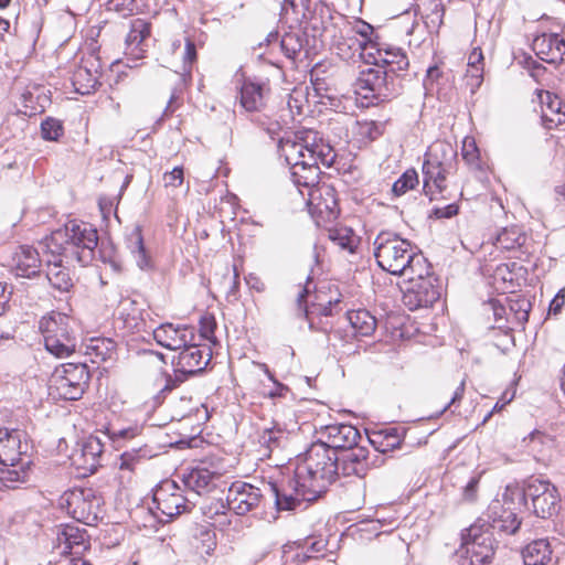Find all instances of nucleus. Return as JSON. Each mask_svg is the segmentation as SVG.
I'll return each mask as SVG.
<instances>
[{
	"mask_svg": "<svg viewBox=\"0 0 565 565\" xmlns=\"http://www.w3.org/2000/svg\"><path fill=\"white\" fill-rule=\"evenodd\" d=\"M418 184V174L414 169L406 170L392 185L395 196L404 195L407 191Z\"/></svg>",
	"mask_w": 565,
	"mask_h": 565,
	"instance_id": "nucleus-44",
	"label": "nucleus"
},
{
	"mask_svg": "<svg viewBox=\"0 0 565 565\" xmlns=\"http://www.w3.org/2000/svg\"><path fill=\"white\" fill-rule=\"evenodd\" d=\"M565 303V295L564 290H559L556 296L552 299L548 308V312L553 315H557L561 312L562 308Z\"/></svg>",
	"mask_w": 565,
	"mask_h": 565,
	"instance_id": "nucleus-58",
	"label": "nucleus"
},
{
	"mask_svg": "<svg viewBox=\"0 0 565 565\" xmlns=\"http://www.w3.org/2000/svg\"><path fill=\"white\" fill-rule=\"evenodd\" d=\"M89 381V372L84 363H66L57 366L49 382V394L56 399H79Z\"/></svg>",
	"mask_w": 565,
	"mask_h": 565,
	"instance_id": "nucleus-7",
	"label": "nucleus"
},
{
	"mask_svg": "<svg viewBox=\"0 0 565 565\" xmlns=\"http://www.w3.org/2000/svg\"><path fill=\"white\" fill-rule=\"evenodd\" d=\"M533 50L542 60L551 64L565 61V41L556 33L542 34L534 39Z\"/></svg>",
	"mask_w": 565,
	"mask_h": 565,
	"instance_id": "nucleus-24",
	"label": "nucleus"
},
{
	"mask_svg": "<svg viewBox=\"0 0 565 565\" xmlns=\"http://www.w3.org/2000/svg\"><path fill=\"white\" fill-rule=\"evenodd\" d=\"M136 306L137 302L129 298L121 300L119 306L120 319L122 320L124 328H126L129 332L141 331L146 326L141 309L136 308Z\"/></svg>",
	"mask_w": 565,
	"mask_h": 565,
	"instance_id": "nucleus-35",
	"label": "nucleus"
},
{
	"mask_svg": "<svg viewBox=\"0 0 565 565\" xmlns=\"http://www.w3.org/2000/svg\"><path fill=\"white\" fill-rule=\"evenodd\" d=\"M74 265L67 264L62 255L46 254V278L54 289L60 292L71 291L74 286L71 266Z\"/></svg>",
	"mask_w": 565,
	"mask_h": 565,
	"instance_id": "nucleus-21",
	"label": "nucleus"
},
{
	"mask_svg": "<svg viewBox=\"0 0 565 565\" xmlns=\"http://www.w3.org/2000/svg\"><path fill=\"white\" fill-rule=\"evenodd\" d=\"M11 292L7 291V285L0 282V316L4 312L10 300Z\"/></svg>",
	"mask_w": 565,
	"mask_h": 565,
	"instance_id": "nucleus-62",
	"label": "nucleus"
},
{
	"mask_svg": "<svg viewBox=\"0 0 565 565\" xmlns=\"http://www.w3.org/2000/svg\"><path fill=\"white\" fill-rule=\"evenodd\" d=\"M151 25L143 19H135L130 23V31L126 36L125 54L135 60L143 56L147 50V40L150 36Z\"/></svg>",
	"mask_w": 565,
	"mask_h": 565,
	"instance_id": "nucleus-25",
	"label": "nucleus"
},
{
	"mask_svg": "<svg viewBox=\"0 0 565 565\" xmlns=\"http://www.w3.org/2000/svg\"><path fill=\"white\" fill-rule=\"evenodd\" d=\"M355 92L364 98L384 102L398 94V85L393 75H388V72L375 66L360 73L355 82Z\"/></svg>",
	"mask_w": 565,
	"mask_h": 565,
	"instance_id": "nucleus-10",
	"label": "nucleus"
},
{
	"mask_svg": "<svg viewBox=\"0 0 565 565\" xmlns=\"http://www.w3.org/2000/svg\"><path fill=\"white\" fill-rule=\"evenodd\" d=\"M241 105L246 111L260 110L265 105L263 85L244 82L241 88Z\"/></svg>",
	"mask_w": 565,
	"mask_h": 565,
	"instance_id": "nucleus-37",
	"label": "nucleus"
},
{
	"mask_svg": "<svg viewBox=\"0 0 565 565\" xmlns=\"http://www.w3.org/2000/svg\"><path fill=\"white\" fill-rule=\"evenodd\" d=\"M280 47L289 58H296L301 50V44L294 34H286L280 41Z\"/></svg>",
	"mask_w": 565,
	"mask_h": 565,
	"instance_id": "nucleus-48",
	"label": "nucleus"
},
{
	"mask_svg": "<svg viewBox=\"0 0 565 565\" xmlns=\"http://www.w3.org/2000/svg\"><path fill=\"white\" fill-rule=\"evenodd\" d=\"M369 440L377 451L385 452L388 449H393L399 446L401 436L398 435L396 428H392L390 430L374 434L373 437Z\"/></svg>",
	"mask_w": 565,
	"mask_h": 565,
	"instance_id": "nucleus-42",
	"label": "nucleus"
},
{
	"mask_svg": "<svg viewBox=\"0 0 565 565\" xmlns=\"http://www.w3.org/2000/svg\"><path fill=\"white\" fill-rule=\"evenodd\" d=\"M458 169L456 146L445 140L433 142L423 163L424 191L426 194L443 193L447 189V179Z\"/></svg>",
	"mask_w": 565,
	"mask_h": 565,
	"instance_id": "nucleus-5",
	"label": "nucleus"
},
{
	"mask_svg": "<svg viewBox=\"0 0 565 565\" xmlns=\"http://www.w3.org/2000/svg\"><path fill=\"white\" fill-rule=\"evenodd\" d=\"M285 437V429L279 424L273 423L270 427L264 428L259 436V443L271 449L278 447Z\"/></svg>",
	"mask_w": 565,
	"mask_h": 565,
	"instance_id": "nucleus-43",
	"label": "nucleus"
},
{
	"mask_svg": "<svg viewBox=\"0 0 565 565\" xmlns=\"http://www.w3.org/2000/svg\"><path fill=\"white\" fill-rule=\"evenodd\" d=\"M152 333L159 345L172 351L181 350L195 341L194 329L185 324L175 327L172 323H162Z\"/></svg>",
	"mask_w": 565,
	"mask_h": 565,
	"instance_id": "nucleus-17",
	"label": "nucleus"
},
{
	"mask_svg": "<svg viewBox=\"0 0 565 565\" xmlns=\"http://www.w3.org/2000/svg\"><path fill=\"white\" fill-rule=\"evenodd\" d=\"M141 433V428L139 426H130L121 429H113L110 431V437L113 439H131L138 436Z\"/></svg>",
	"mask_w": 565,
	"mask_h": 565,
	"instance_id": "nucleus-54",
	"label": "nucleus"
},
{
	"mask_svg": "<svg viewBox=\"0 0 565 565\" xmlns=\"http://www.w3.org/2000/svg\"><path fill=\"white\" fill-rule=\"evenodd\" d=\"M370 468L369 449L362 446H355L348 450L339 463L344 476L364 477Z\"/></svg>",
	"mask_w": 565,
	"mask_h": 565,
	"instance_id": "nucleus-29",
	"label": "nucleus"
},
{
	"mask_svg": "<svg viewBox=\"0 0 565 565\" xmlns=\"http://www.w3.org/2000/svg\"><path fill=\"white\" fill-rule=\"evenodd\" d=\"M103 456L104 443L98 436H89L74 457V462L86 472L94 473L102 466Z\"/></svg>",
	"mask_w": 565,
	"mask_h": 565,
	"instance_id": "nucleus-26",
	"label": "nucleus"
},
{
	"mask_svg": "<svg viewBox=\"0 0 565 565\" xmlns=\"http://www.w3.org/2000/svg\"><path fill=\"white\" fill-rule=\"evenodd\" d=\"M329 238L340 250L350 254H353L360 244L359 236L347 226L330 228Z\"/></svg>",
	"mask_w": 565,
	"mask_h": 565,
	"instance_id": "nucleus-39",
	"label": "nucleus"
},
{
	"mask_svg": "<svg viewBox=\"0 0 565 565\" xmlns=\"http://www.w3.org/2000/svg\"><path fill=\"white\" fill-rule=\"evenodd\" d=\"M408 278V287L403 294V303L409 310L433 306L440 297L437 279L429 274L414 275Z\"/></svg>",
	"mask_w": 565,
	"mask_h": 565,
	"instance_id": "nucleus-11",
	"label": "nucleus"
},
{
	"mask_svg": "<svg viewBox=\"0 0 565 565\" xmlns=\"http://www.w3.org/2000/svg\"><path fill=\"white\" fill-rule=\"evenodd\" d=\"M108 9L122 15H129L136 9V0H109Z\"/></svg>",
	"mask_w": 565,
	"mask_h": 565,
	"instance_id": "nucleus-51",
	"label": "nucleus"
},
{
	"mask_svg": "<svg viewBox=\"0 0 565 565\" xmlns=\"http://www.w3.org/2000/svg\"><path fill=\"white\" fill-rule=\"evenodd\" d=\"M41 266L39 252L28 245L18 247L10 262L11 271L22 278L35 277L40 273Z\"/></svg>",
	"mask_w": 565,
	"mask_h": 565,
	"instance_id": "nucleus-22",
	"label": "nucleus"
},
{
	"mask_svg": "<svg viewBox=\"0 0 565 565\" xmlns=\"http://www.w3.org/2000/svg\"><path fill=\"white\" fill-rule=\"evenodd\" d=\"M478 483H479V478L477 477H472L469 482L467 483V486L465 487V492H463V495L466 499H473L475 498V494H476V491H477V487H478Z\"/></svg>",
	"mask_w": 565,
	"mask_h": 565,
	"instance_id": "nucleus-61",
	"label": "nucleus"
},
{
	"mask_svg": "<svg viewBox=\"0 0 565 565\" xmlns=\"http://www.w3.org/2000/svg\"><path fill=\"white\" fill-rule=\"evenodd\" d=\"M62 500L63 504L66 505L67 513L73 519L85 524H90L97 520L100 498L96 495L92 488L74 489L66 492Z\"/></svg>",
	"mask_w": 565,
	"mask_h": 565,
	"instance_id": "nucleus-13",
	"label": "nucleus"
},
{
	"mask_svg": "<svg viewBox=\"0 0 565 565\" xmlns=\"http://www.w3.org/2000/svg\"><path fill=\"white\" fill-rule=\"evenodd\" d=\"M459 207L456 203L448 204L443 207H435L434 215L437 218H450L458 214Z\"/></svg>",
	"mask_w": 565,
	"mask_h": 565,
	"instance_id": "nucleus-56",
	"label": "nucleus"
},
{
	"mask_svg": "<svg viewBox=\"0 0 565 565\" xmlns=\"http://www.w3.org/2000/svg\"><path fill=\"white\" fill-rule=\"evenodd\" d=\"M216 547L215 533L207 529L200 530V544L195 546L201 554L211 555Z\"/></svg>",
	"mask_w": 565,
	"mask_h": 565,
	"instance_id": "nucleus-46",
	"label": "nucleus"
},
{
	"mask_svg": "<svg viewBox=\"0 0 565 565\" xmlns=\"http://www.w3.org/2000/svg\"><path fill=\"white\" fill-rule=\"evenodd\" d=\"M441 75V72L437 65L430 66L427 70L426 78H425V86L427 87L428 83L433 84L435 81H437Z\"/></svg>",
	"mask_w": 565,
	"mask_h": 565,
	"instance_id": "nucleus-64",
	"label": "nucleus"
},
{
	"mask_svg": "<svg viewBox=\"0 0 565 565\" xmlns=\"http://www.w3.org/2000/svg\"><path fill=\"white\" fill-rule=\"evenodd\" d=\"M473 65L483 66V54L479 47L473 49L468 57L467 66H473Z\"/></svg>",
	"mask_w": 565,
	"mask_h": 565,
	"instance_id": "nucleus-60",
	"label": "nucleus"
},
{
	"mask_svg": "<svg viewBox=\"0 0 565 565\" xmlns=\"http://www.w3.org/2000/svg\"><path fill=\"white\" fill-rule=\"evenodd\" d=\"M373 246L377 265L391 275L413 277L427 274L426 258L416 245L399 234L383 231L375 237Z\"/></svg>",
	"mask_w": 565,
	"mask_h": 565,
	"instance_id": "nucleus-3",
	"label": "nucleus"
},
{
	"mask_svg": "<svg viewBox=\"0 0 565 565\" xmlns=\"http://www.w3.org/2000/svg\"><path fill=\"white\" fill-rule=\"evenodd\" d=\"M212 353L207 347H201L191 342L181 349L178 355L175 371L182 374H195L206 367Z\"/></svg>",
	"mask_w": 565,
	"mask_h": 565,
	"instance_id": "nucleus-19",
	"label": "nucleus"
},
{
	"mask_svg": "<svg viewBox=\"0 0 565 565\" xmlns=\"http://www.w3.org/2000/svg\"><path fill=\"white\" fill-rule=\"evenodd\" d=\"M152 457L147 448L130 449L122 452L119 457V477L121 480L130 481L132 475L137 472Z\"/></svg>",
	"mask_w": 565,
	"mask_h": 565,
	"instance_id": "nucleus-33",
	"label": "nucleus"
},
{
	"mask_svg": "<svg viewBox=\"0 0 565 565\" xmlns=\"http://www.w3.org/2000/svg\"><path fill=\"white\" fill-rule=\"evenodd\" d=\"M552 550L546 540H536L522 551L524 565H546L551 561Z\"/></svg>",
	"mask_w": 565,
	"mask_h": 565,
	"instance_id": "nucleus-36",
	"label": "nucleus"
},
{
	"mask_svg": "<svg viewBox=\"0 0 565 565\" xmlns=\"http://www.w3.org/2000/svg\"><path fill=\"white\" fill-rule=\"evenodd\" d=\"M523 499L525 504L531 502L534 514L547 519L558 509L559 494L548 480L531 477L523 482Z\"/></svg>",
	"mask_w": 565,
	"mask_h": 565,
	"instance_id": "nucleus-9",
	"label": "nucleus"
},
{
	"mask_svg": "<svg viewBox=\"0 0 565 565\" xmlns=\"http://www.w3.org/2000/svg\"><path fill=\"white\" fill-rule=\"evenodd\" d=\"M321 436L327 440L324 441L332 450L337 449H351L358 446L361 439L360 431L352 425L333 424L322 428Z\"/></svg>",
	"mask_w": 565,
	"mask_h": 565,
	"instance_id": "nucleus-23",
	"label": "nucleus"
},
{
	"mask_svg": "<svg viewBox=\"0 0 565 565\" xmlns=\"http://www.w3.org/2000/svg\"><path fill=\"white\" fill-rule=\"evenodd\" d=\"M218 476L205 468H193L183 473L184 487L196 495L210 492L215 487V479Z\"/></svg>",
	"mask_w": 565,
	"mask_h": 565,
	"instance_id": "nucleus-32",
	"label": "nucleus"
},
{
	"mask_svg": "<svg viewBox=\"0 0 565 565\" xmlns=\"http://www.w3.org/2000/svg\"><path fill=\"white\" fill-rule=\"evenodd\" d=\"M347 319L356 335L369 337L376 329V319L365 309L349 311Z\"/></svg>",
	"mask_w": 565,
	"mask_h": 565,
	"instance_id": "nucleus-38",
	"label": "nucleus"
},
{
	"mask_svg": "<svg viewBox=\"0 0 565 565\" xmlns=\"http://www.w3.org/2000/svg\"><path fill=\"white\" fill-rule=\"evenodd\" d=\"M129 248L137 266L140 269H149L152 267L151 257L145 248L143 239L139 228L132 232L129 239Z\"/></svg>",
	"mask_w": 565,
	"mask_h": 565,
	"instance_id": "nucleus-40",
	"label": "nucleus"
},
{
	"mask_svg": "<svg viewBox=\"0 0 565 565\" xmlns=\"http://www.w3.org/2000/svg\"><path fill=\"white\" fill-rule=\"evenodd\" d=\"M326 546L327 544L323 539L313 540L308 544L305 552L297 554V557L302 562L310 558H317L320 555H323L322 552L326 550Z\"/></svg>",
	"mask_w": 565,
	"mask_h": 565,
	"instance_id": "nucleus-47",
	"label": "nucleus"
},
{
	"mask_svg": "<svg viewBox=\"0 0 565 565\" xmlns=\"http://www.w3.org/2000/svg\"><path fill=\"white\" fill-rule=\"evenodd\" d=\"M41 132L45 140L56 141L63 134V126L58 120L47 118L41 125Z\"/></svg>",
	"mask_w": 565,
	"mask_h": 565,
	"instance_id": "nucleus-45",
	"label": "nucleus"
},
{
	"mask_svg": "<svg viewBox=\"0 0 565 565\" xmlns=\"http://www.w3.org/2000/svg\"><path fill=\"white\" fill-rule=\"evenodd\" d=\"M195 58H196L195 44L192 41L186 40L185 50H184V61L192 63L193 61H195Z\"/></svg>",
	"mask_w": 565,
	"mask_h": 565,
	"instance_id": "nucleus-63",
	"label": "nucleus"
},
{
	"mask_svg": "<svg viewBox=\"0 0 565 565\" xmlns=\"http://www.w3.org/2000/svg\"><path fill=\"white\" fill-rule=\"evenodd\" d=\"M260 367L265 372V374L268 376V379L270 381H273L275 384V387L273 390H270L267 393H264L265 396H268L269 398H276V397L284 396V394L286 392H288V387L281 383H279L278 381H276V379L274 377L273 373L269 371V369L266 364H264V363L260 364Z\"/></svg>",
	"mask_w": 565,
	"mask_h": 565,
	"instance_id": "nucleus-50",
	"label": "nucleus"
},
{
	"mask_svg": "<svg viewBox=\"0 0 565 565\" xmlns=\"http://www.w3.org/2000/svg\"><path fill=\"white\" fill-rule=\"evenodd\" d=\"M337 452L322 440L310 445L298 458L294 478L286 483H270L278 510H294L302 501H315L337 479Z\"/></svg>",
	"mask_w": 565,
	"mask_h": 565,
	"instance_id": "nucleus-2",
	"label": "nucleus"
},
{
	"mask_svg": "<svg viewBox=\"0 0 565 565\" xmlns=\"http://www.w3.org/2000/svg\"><path fill=\"white\" fill-rule=\"evenodd\" d=\"M0 469V489H15L28 482L31 471V458L24 457L23 460L13 465H2Z\"/></svg>",
	"mask_w": 565,
	"mask_h": 565,
	"instance_id": "nucleus-31",
	"label": "nucleus"
},
{
	"mask_svg": "<svg viewBox=\"0 0 565 565\" xmlns=\"http://www.w3.org/2000/svg\"><path fill=\"white\" fill-rule=\"evenodd\" d=\"M99 67V61L94 55L83 58L82 64L75 68L72 76V84L76 93L88 95L97 88Z\"/></svg>",
	"mask_w": 565,
	"mask_h": 565,
	"instance_id": "nucleus-20",
	"label": "nucleus"
},
{
	"mask_svg": "<svg viewBox=\"0 0 565 565\" xmlns=\"http://www.w3.org/2000/svg\"><path fill=\"white\" fill-rule=\"evenodd\" d=\"M483 66L473 65L467 66L466 77L468 79V85L473 87H479L482 82Z\"/></svg>",
	"mask_w": 565,
	"mask_h": 565,
	"instance_id": "nucleus-53",
	"label": "nucleus"
},
{
	"mask_svg": "<svg viewBox=\"0 0 565 565\" xmlns=\"http://www.w3.org/2000/svg\"><path fill=\"white\" fill-rule=\"evenodd\" d=\"M152 500L156 508L170 519L190 512L193 507L191 500L184 497L182 489L173 480L162 481L154 489Z\"/></svg>",
	"mask_w": 565,
	"mask_h": 565,
	"instance_id": "nucleus-12",
	"label": "nucleus"
},
{
	"mask_svg": "<svg viewBox=\"0 0 565 565\" xmlns=\"http://www.w3.org/2000/svg\"><path fill=\"white\" fill-rule=\"evenodd\" d=\"M57 547L61 554H81L87 548V536L84 529L66 524L57 532Z\"/></svg>",
	"mask_w": 565,
	"mask_h": 565,
	"instance_id": "nucleus-27",
	"label": "nucleus"
},
{
	"mask_svg": "<svg viewBox=\"0 0 565 565\" xmlns=\"http://www.w3.org/2000/svg\"><path fill=\"white\" fill-rule=\"evenodd\" d=\"M44 347L52 355L64 359L73 354L77 347L74 321L61 312H51L40 320Z\"/></svg>",
	"mask_w": 565,
	"mask_h": 565,
	"instance_id": "nucleus-6",
	"label": "nucleus"
},
{
	"mask_svg": "<svg viewBox=\"0 0 565 565\" xmlns=\"http://www.w3.org/2000/svg\"><path fill=\"white\" fill-rule=\"evenodd\" d=\"M339 19L344 24V28L340 29L339 35H337L334 32L335 25H332L331 28H324V33L331 34L333 38L332 45L337 54L343 60L352 58L354 54L360 50L364 51L366 54L369 50H365V46H369L372 43L360 41L355 34H351L353 33V29L348 23H345L343 18L340 17Z\"/></svg>",
	"mask_w": 565,
	"mask_h": 565,
	"instance_id": "nucleus-18",
	"label": "nucleus"
},
{
	"mask_svg": "<svg viewBox=\"0 0 565 565\" xmlns=\"http://www.w3.org/2000/svg\"><path fill=\"white\" fill-rule=\"evenodd\" d=\"M458 553L459 565H489L494 555L492 533L478 525L470 526L462 534V544Z\"/></svg>",
	"mask_w": 565,
	"mask_h": 565,
	"instance_id": "nucleus-8",
	"label": "nucleus"
},
{
	"mask_svg": "<svg viewBox=\"0 0 565 565\" xmlns=\"http://www.w3.org/2000/svg\"><path fill=\"white\" fill-rule=\"evenodd\" d=\"M97 230L92 224L71 220L51 233L43 242L45 254L62 255L67 264L86 266L95 258Z\"/></svg>",
	"mask_w": 565,
	"mask_h": 565,
	"instance_id": "nucleus-4",
	"label": "nucleus"
},
{
	"mask_svg": "<svg viewBox=\"0 0 565 565\" xmlns=\"http://www.w3.org/2000/svg\"><path fill=\"white\" fill-rule=\"evenodd\" d=\"M163 185L166 188H178L183 183L184 173L182 167H175L163 174Z\"/></svg>",
	"mask_w": 565,
	"mask_h": 565,
	"instance_id": "nucleus-49",
	"label": "nucleus"
},
{
	"mask_svg": "<svg viewBox=\"0 0 565 565\" xmlns=\"http://www.w3.org/2000/svg\"><path fill=\"white\" fill-rule=\"evenodd\" d=\"M215 327H216V323H215L214 318L212 316H204L200 320L201 335L203 338L210 340L214 334Z\"/></svg>",
	"mask_w": 565,
	"mask_h": 565,
	"instance_id": "nucleus-55",
	"label": "nucleus"
},
{
	"mask_svg": "<svg viewBox=\"0 0 565 565\" xmlns=\"http://www.w3.org/2000/svg\"><path fill=\"white\" fill-rule=\"evenodd\" d=\"M279 151L290 166L292 182L305 198L312 217L320 222H332L339 215L335 191L326 183L319 184V164L330 168L337 158L334 149L316 130L297 131L279 141Z\"/></svg>",
	"mask_w": 565,
	"mask_h": 565,
	"instance_id": "nucleus-1",
	"label": "nucleus"
},
{
	"mask_svg": "<svg viewBox=\"0 0 565 565\" xmlns=\"http://www.w3.org/2000/svg\"><path fill=\"white\" fill-rule=\"evenodd\" d=\"M542 104V119L546 128L551 129L565 122V104L550 92L539 94Z\"/></svg>",
	"mask_w": 565,
	"mask_h": 565,
	"instance_id": "nucleus-30",
	"label": "nucleus"
},
{
	"mask_svg": "<svg viewBox=\"0 0 565 565\" xmlns=\"http://www.w3.org/2000/svg\"><path fill=\"white\" fill-rule=\"evenodd\" d=\"M30 445L26 435L18 429H0V463L13 465L29 455Z\"/></svg>",
	"mask_w": 565,
	"mask_h": 565,
	"instance_id": "nucleus-16",
	"label": "nucleus"
},
{
	"mask_svg": "<svg viewBox=\"0 0 565 565\" xmlns=\"http://www.w3.org/2000/svg\"><path fill=\"white\" fill-rule=\"evenodd\" d=\"M465 387H466V376L460 381L459 385L456 387V390L454 392L452 397L450 398L449 403L445 405V407L441 411V413H444L450 406L459 403L462 399L463 393H465Z\"/></svg>",
	"mask_w": 565,
	"mask_h": 565,
	"instance_id": "nucleus-57",
	"label": "nucleus"
},
{
	"mask_svg": "<svg viewBox=\"0 0 565 565\" xmlns=\"http://www.w3.org/2000/svg\"><path fill=\"white\" fill-rule=\"evenodd\" d=\"M263 499L259 488L244 481H235L227 491L228 508L237 515H245L256 509Z\"/></svg>",
	"mask_w": 565,
	"mask_h": 565,
	"instance_id": "nucleus-15",
	"label": "nucleus"
},
{
	"mask_svg": "<svg viewBox=\"0 0 565 565\" xmlns=\"http://www.w3.org/2000/svg\"><path fill=\"white\" fill-rule=\"evenodd\" d=\"M478 148L472 138H465L462 143V157L468 163H475L478 159Z\"/></svg>",
	"mask_w": 565,
	"mask_h": 565,
	"instance_id": "nucleus-52",
	"label": "nucleus"
},
{
	"mask_svg": "<svg viewBox=\"0 0 565 565\" xmlns=\"http://www.w3.org/2000/svg\"><path fill=\"white\" fill-rule=\"evenodd\" d=\"M489 519L490 527L505 534H514L521 525V520L516 513L499 501L489 507Z\"/></svg>",
	"mask_w": 565,
	"mask_h": 565,
	"instance_id": "nucleus-28",
	"label": "nucleus"
},
{
	"mask_svg": "<svg viewBox=\"0 0 565 565\" xmlns=\"http://www.w3.org/2000/svg\"><path fill=\"white\" fill-rule=\"evenodd\" d=\"M523 443L537 461L550 459L555 448V439L541 430L532 431Z\"/></svg>",
	"mask_w": 565,
	"mask_h": 565,
	"instance_id": "nucleus-34",
	"label": "nucleus"
},
{
	"mask_svg": "<svg viewBox=\"0 0 565 565\" xmlns=\"http://www.w3.org/2000/svg\"><path fill=\"white\" fill-rule=\"evenodd\" d=\"M525 242V235L519 226L504 227L497 236V246L502 249H514Z\"/></svg>",
	"mask_w": 565,
	"mask_h": 565,
	"instance_id": "nucleus-41",
	"label": "nucleus"
},
{
	"mask_svg": "<svg viewBox=\"0 0 565 565\" xmlns=\"http://www.w3.org/2000/svg\"><path fill=\"white\" fill-rule=\"evenodd\" d=\"M365 50H369L366 62L385 70L388 75L405 71L409 66L408 57L399 47L371 44Z\"/></svg>",
	"mask_w": 565,
	"mask_h": 565,
	"instance_id": "nucleus-14",
	"label": "nucleus"
},
{
	"mask_svg": "<svg viewBox=\"0 0 565 565\" xmlns=\"http://www.w3.org/2000/svg\"><path fill=\"white\" fill-rule=\"evenodd\" d=\"M363 134L367 135L370 139L374 140L376 139L382 132L380 130V127L376 122H365L362 126Z\"/></svg>",
	"mask_w": 565,
	"mask_h": 565,
	"instance_id": "nucleus-59",
	"label": "nucleus"
}]
</instances>
